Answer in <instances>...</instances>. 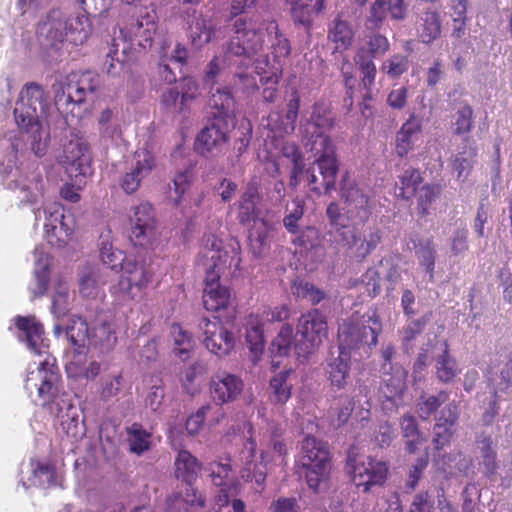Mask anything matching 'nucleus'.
Here are the masks:
<instances>
[{
  "label": "nucleus",
  "mask_w": 512,
  "mask_h": 512,
  "mask_svg": "<svg viewBox=\"0 0 512 512\" xmlns=\"http://www.w3.org/2000/svg\"><path fill=\"white\" fill-rule=\"evenodd\" d=\"M233 35L225 45V59L229 65L236 66L233 86L246 95L258 89L257 77L262 84H277L279 67L271 64L264 54L262 33L253 18L235 17L232 22Z\"/></svg>",
  "instance_id": "f257e3e1"
},
{
  "label": "nucleus",
  "mask_w": 512,
  "mask_h": 512,
  "mask_svg": "<svg viewBox=\"0 0 512 512\" xmlns=\"http://www.w3.org/2000/svg\"><path fill=\"white\" fill-rule=\"evenodd\" d=\"M342 197L346 202V213H341L338 203L331 202L326 210L330 226L338 234L341 241L353 255L365 259L381 243L382 233L378 227H367L360 231L356 226L348 227L347 222H365L371 214L370 198L367 192L358 187L348 176L344 177L341 185Z\"/></svg>",
  "instance_id": "f03ea898"
},
{
  "label": "nucleus",
  "mask_w": 512,
  "mask_h": 512,
  "mask_svg": "<svg viewBox=\"0 0 512 512\" xmlns=\"http://www.w3.org/2000/svg\"><path fill=\"white\" fill-rule=\"evenodd\" d=\"M334 117L329 107L324 103H316L312 107L310 119L304 125V147L312 154L314 164L318 167L322 181L314 171H307L308 182L313 191H320L323 187L326 192L335 189L339 163L336 146L332 138L326 133L334 127Z\"/></svg>",
  "instance_id": "7ed1b4c3"
},
{
  "label": "nucleus",
  "mask_w": 512,
  "mask_h": 512,
  "mask_svg": "<svg viewBox=\"0 0 512 512\" xmlns=\"http://www.w3.org/2000/svg\"><path fill=\"white\" fill-rule=\"evenodd\" d=\"M48 107V94L41 85L32 82L21 89L14 108L15 122L29 135L31 150L37 157H43L49 146V127L41 121Z\"/></svg>",
  "instance_id": "20e7f679"
},
{
  "label": "nucleus",
  "mask_w": 512,
  "mask_h": 512,
  "mask_svg": "<svg viewBox=\"0 0 512 512\" xmlns=\"http://www.w3.org/2000/svg\"><path fill=\"white\" fill-rule=\"evenodd\" d=\"M200 261L206 275L213 272L218 274V278L234 276L241 263L240 246L236 241L223 244L215 235H205Z\"/></svg>",
  "instance_id": "39448f33"
},
{
  "label": "nucleus",
  "mask_w": 512,
  "mask_h": 512,
  "mask_svg": "<svg viewBox=\"0 0 512 512\" xmlns=\"http://www.w3.org/2000/svg\"><path fill=\"white\" fill-rule=\"evenodd\" d=\"M60 376L57 369L48 359L40 362L35 370L27 374L25 381L26 390L32 394L36 391L42 405L48 406L49 411L56 416L58 406L64 407L65 401L72 403L71 397L66 392L60 393L58 383Z\"/></svg>",
  "instance_id": "423d86ee"
},
{
  "label": "nucleus",
  "mask_w": 512,
  "mask_h": 512,
  "mask_svg": "<svg viewBox=\"0 0 512 512\" xmlns=\"http://www.w3.org/2000/svg\"><path fill=\"white\" fill-rule=\"evenodd\" d=\"M382 331V322L375 310H370L356 321H345L338 329V349L349 351L367 347L371 349L378 343Z\"/></svg>",
  "instance_id": "0eeeda50"
},
{
  "label": "nucleus",
  "mask_w": 512,
  "mask_h": 512,
  "mask_svg": "<svg viewBox=\"0 0 512 512\" xmlns=\"http://www.w3.org/2000/svg\"><path fill=\"white\" fill-rule=\"evenodd\" d=\"M330 452L328 445L313 437L306 436L300 445L298 464L305 470L308 486L317 491L330 473Z\"/></svg>",
  "instance_id": "6e6552de"
},
{
  "label": "nucleus",
  "mask_w": 512,
  "mask_h": 512,
  "mask_svg": "<svg viewBox=\"0 0 512 512\" xmlns=\"http://www.w3.org/2000/svg\"><path fill=\"white\" fill-rule=\"evenodd\" d=\"M297 334L301 336L295 344V351L300 357H307L318 349L327 338V323L318 309L303 314L299 319Z\"/></svg>",
  "instance_id": "1a4fd4ad"
},
{
  "label": "nucleus",
  "mask_w": 512,
  "mask_h": 512,
  "mask_svg": "<svg viewBox=\"0 0 512 512\" xmlns=\"http://www.w3.org/2000/svg\"><path fill=\"white\" fill-rule=\"evenodd\" d=\"M129 231V238L134 246L148 248L157 240V221L149 203H141L131 208Z\"/></svg>",
  "instance_id": "9d476101"
},
{
  "label": "nucleus",
  "mask_w": 512,
  "mask_h": 512,
  "mask_svg": "<svg viewBox=\"0 0 512 512\" xmlns=\"http://www.w3.org/2000/svg\"><path fill=\"white\" fill-rule=\"evenodd\" d=\"M203 470L212 484L220 488L217 496L219 506H227L230 498L238 496L240 483L235 476L229 457L209 462Z\"/></svg>",
  "instance_id": "9b49d317"
},
{
  "label": "nucleus",
  "mask_w": 512,
  "mask_h": 512,
  "mask_svg": "<svg viewBox=\"0 0 512 512\" xmlns=\"http://www.w3.org/2000/svg\"><path fill=\"white\" fill-rule=\"evenodd\" d=\"M348 472L352 474V480L357 487H362L367 492L372 486L382 485L388 474V466L383 461L372 457L356 458L351 454L347 459Z\"/></svg>",
  "instance_id": "f8f14e48"
},
{
  "label": "nucleus",
  "mask_w": 512,
  "mask_h": 512,
  "mask_svg": "<svg viewBox=\"0 0 512 512\" xmlns=\"http://www.w3.org/2000/svg\"><path fill=\"white\" fill-rule=\"evenodd\" d=\"M119 291L130 299L140 297L151 281L152 272L143 259L127 257L121 268Z\"/></svg>",
  "instance_id": "ddd939ff"
},
{
  "label": "nucleus",
  "mask_w": 512,
  "mask_h": 512,
  "mask_svg": "<svg viewBox=\"0 0 512 512\" xmlns=\"http://www.w3.org/2000/svg\"><path fill=\"white\" fill-rule=\"evenodd\" d=\"M70 178H76L78 184H85V178L91 172V157L85 142L80 139L69 141L59 157Z\"/></svg>",
  "instance_id": "4468645a"
},
{
  "label": "nucleus",
  "mask_w": 512,
  "mask_h": 512,
  "mask_svg": "<svg viewBox=\"0 0 512 512\" xmlns=\"http://www.w3.org/2000/svg\"><path fill=\"white\" fill-rule=\"evenodd\" d=\"M155 166V158L150 151L144 148L135 151L121 179L122 189L128 194L137 191L142 180L152 172Z\"/></svg>",
  "instance_id": "2eb2a0df"
},
{
  "label": "nucleus",
  "mask_w": 512,
  "mask_h": 512,
  "mask_svg": "<svg viewBox=\"0 0 512 512\" xmlns=\"http://www.w3.org/2000/svg\"><path fill=\"white\" fill-rule=\"evenodd\" d=\"M205 347L218 357L227 356L234 348V337L220 321L203 318L199 323Z\"/></svg>",
  "instance_id": "dca6fc26"
},
{
  "label": "nucleus",
  "mask_w": 512,
  "mask_h": 512,
  "mask_svg": "<svg viewBox=\"0 0 512 512\" xmlns=\"http://www.w3.org/2000/svg\"><path fill=\"white\" fill-rule=\"evenodd\" d=\"M228 120L213 119L197 136L196 149L202 155L219 154L226 147L230 130Z\"/></svg>",
  "instance_id": "f3484780"
},
{
  "label": "nucleus",
  "mask_w": 512,
  "mask_h": 512,
  "mask_svg": "<svg viewBox=\"0 0 512 512\" xmlns=\"http://www.w3.org/2000/svg\"><path fill=\"white\" fill-rule=\"evenodd\" d=\"M244 383L240 377L227 371H218L211 376L209 392L217 405L235 401L242 393Z\"/></svg>",
  "instance_id": "a211bd4d"
},
{
  "label": "nucleus",
  "mask_w": 512,
  "mask_h": 512,
  "mask_svg": "<svg viewBox=\"0 0 512 512\" xmlns=\"http://www.w3.org/2000/svg\"><path fill=\"white\" fill-rule=\"evenodd\" d=\"M44 213L46 215L44 228L47 241L52 246L63 247L70 240L73 228L68 224L62 206L53 203L44 209Z\"/></svg>",
  "instance_id": "6ab92c4d"
},
{
  "label": "nucleus",
  "mask_w": 512,
  "mask_h": 512,
  "mask_svg": "<svg viewBox=\"0 0 512 512\" xmlns=\"http://www.w3.org/2000/svg\"><path fill=\"white\" fill-rule=\"evenodd\" d=\"M351 354L349 351L331 350L326 360V374L333 390L340 391L346 388L350 376Z\"/></svg>",
  "instance_id": "aec40b11"
},
{
  "label": "nucleus",
  "mask_w": 512,
  "mask_h": 512,
  "mask_svg": "<svg viewBox=\"0 0 512 512\" xmlns=\"http://www.w3.org/2000/svg\"><path fill=\"white\" fill-rule=\"evenodd\" d=\"M37 33L42 45L47 47H57L67 41L65 13L52 10L38 25Z\"/></svg>",
  "instance_id": "412c9836"
},
{
  "label": "nucleus",
  "mask_w": 512,
  "mask_h": 512,
  "mask_svg": "<svg viewBox=\"0 0 512 512\" xmlns=\"http://www.w3.org/2000/svg\"><path fill=\"white\" fill-rule=\"evenodd\" d=\"M188 24V39L195 50H200L210 43L216 36L217 23L209 16L194 12Z\"/></svg>",
  "instance_id": "4be33fe9"
},
{
  "label": "nucleus",
  "mask_w": 512,
  "mask_h": 512,
  "mask_svg": "<svg viewBox=\"0 0 512 512\" xmlns=\"http://www.w3.org/2000/svg\"><path fill=\"white\" fill-rule=\"evenodd\" d=\"M219 280L217 273L208 272L205 276L203 303L207 310L218 311L226 308L231 302L229 289L221 285Z\"/></svg>",
  "instance_id": "5701e85b"
},
{
  "label": "nucleus",
  "mask_w": 512,
  "mask_h": 512,
  "mask_svg": "<svg viewBox=\"0 0 512 512\" xmlns=\"http://www.w3.org/2000/svg\"><path fill=\"white\" fill-rule=\"evenodd\" d=\"M17 328L23 332L27 347L36 355L47 353L48 343L44 338L43 326L36 321L35 317L18 316L16 318Z\"/></svg>",
  "instance_id": "b1692460"
},
{
  "label": "nucleus",
  "mask_w": 512,
  "mask_h": 512,
  "mask_svg": "<svg viewBox=\"0 0 512 512\" xmlns=\"http://www.w3.org/2000/svg\"><path fill=\"white\" fill-rule=\"evenodd\" d=\"M422 130L421 120L414 114L410 115L396 134L395 149L400 157L412 151L420 139Z\"/></svg>",
  "instance_id": "393cba45"
},
{
  "label": "nucleus",
  "mask_w": 512,
  "mask_h": 512,
  "mask_svg": "<svg viewBox=\"0 0 512 512\" xmlns=\"http://www.w3.org/2000/svg\"><path fill=\"white\" fill-rule=\"evenodd\" d=\"M407 372L403 368H396L393 374L384 379L381 387V395L385 398L383 404L386 409L397 408L406 390Z\"/></svg>",
  "instance_id": "a878e982"
},
{
  "label": "nucleus",
  "mask_w": 512,
  "mask_h": 512,
  "mask_svg": "<svg viewBox=\"0 0 512 512\" xmlns=\"http://www.w3.org/2000/svg\"><path fill=\"white\" fill-rule=\"evenodd\" d=\"M157 31L156 14L154 11H146L133 21L128 32L138 45L146 49L150 47Z\"/></svg>",
  "instance_id": "bb28decb"
},
{
  "label": "nucleus",
  "mask_w": 512,
  "mask_h": 512,
  "mask_svg": "<svg viewBox=\"0 0 512 512\" xmlns=\"http://www.w3.org/2000/svg\"><path fill=\"white\" fill-rule=\"evenodd\" d=\"M299 107L300 98L298 94L294 92L292 93V97L287 104L285 118L281 120L279 113H271L267 119V126L271 131L276 132L279 136L292 133L295 129Z\"/></svg>",
  "instance_id": "cd10ccee"
},
{
  "label": "nucleus",
  "mask_w": 512,
  "mask_h": 512,
  "mask_svg": "<svg viewBox=\"0 0 512 512\" xmlns=\"http://www.w3.org/2000/svg\"><path fill=\"white\" fill-rule=\"evenodd\" d=\"M295 22L309 27L325 9L326 0H285Z\"/></svg>",
  "instance_id": "c85d7f7f"
},
{
  "label": "nucleus",
  "mask_w": 512,
  "mask_h": 512,
  "mask_svg": "<svg viewBox=\"0 0 512 512\" xmlns=\"http://www.w3.org/2000/svg\"><path fill=\"white\" fill-rule=\"evenodd\" d=\"M256 22V26L262 33V38L267 37L268 42L271 43V49L274 54V62L280 68V60L286 58L290 54V44L288 39L280 32L278 24L275 21L267 22L264 28H260ZM265 40V39H263ZM266 41H264L265 43Z\"/></svg>",
  "instance_id": "c756f323"
},
{
  "label": "nucleus",
  "mask_w": 512,
  "mask_h": 512,
  "mask_svg": "<svg viewBox=\"0 0 512 512\" xmlns=\"http://www.w3.org/2000/svg\"><path fill=\"white\" fill-rule=\"evenodd\" d=\"M208 105L211 109V118L232 121L235 101L227 88H217L211 92Z\"/></svg>",
  "instance_id": "7c9ffc66"
},
{
  "label": "nucleus",
  "mask_w": 512,
  "mask_h": 512,
  "mask_svg": "<svg viewBox=\"0 0 512 512\" xmlns=\"http://www.w3.org/2000/svg\"><path fill=\"white\" fill-rule=\"evenodd\" d=\"M260 199L257 185L250 183L238 202L237 218L241 224L247 225L256 220L260 214L257 207Z\"/></svg>",
  "instance_id": "2f4dec72"
},
{
  "label": "nucleus",
  "mask_w": 512,
  "mask_h": 512,
  "mask_svg": "<svg viewBox=\"0 0 512 512\" xmlns=\"http://www.w3.org/2000/svg\"><path fill=\"white\" fill-rule=\"evenodd\" d=\"M442 24L440 15L435 10H426L416 23V32L419 40L424 44H431L441 35Z\"/></svg>",
  "instance_id": "473e14b6"
},
{
  "label": "nucleus",
  "mask_w": 512,
  "mask_h": 512,
  "mask_svg": "<svg viewBox=\"0 0 512 512\" xmlns=\"http://www.w3.org/2000/svg\"><path fill=\"white\" fill-rule=\"evenodd\" d=\"M355 31L343 14H338L329 24L328 38L337 49H348L353 42Z\"/></svg>",
  "instance_id": "72a5a7b5"
},
{
  "label": "nucleus",
  "mask_w": 512,
  "mask_h": 512,
  "mask_svg": "<svg viewBox=\"0 0 512 512\" xmlns=\"http://www.w3.org/2000/svg\"><path fill=\"white\" fill-rule=\"evenodd\" d=\"M67 41L74 45H82L92 33V24L88 16L77 14L67 16L65 14Z\"/></svg>",
  "instance_id": "f704fd0d"
},
{
  "label": "nucleus",
  "mask_w": 512,
  "mask_h": 512,
  "mask_svg": "<svg viewBox=\"0 0 512 512\" xmlns=\"http://www.w3.org/2000/svg\"><path fill=\"white\" fill-rule=\"evenodd\" d=\"M35 283L30 286V291L34 297L42 296L47 290L49 279L50 257L40 248H35Z\"/></svg>",
  "instance_id": "c9c22d12"
},
{
  "label": "nucleus",
  "mask_w": 512,
  "mask_h": 512,
  "mask_svg": "<svg viewBox=\"0 0 512 512\" xmlns=\"http://www.w3.org/2000/svg\"><path fill=\"white\" fill-rule=\"evenodd\" d=\"M101 139L106 144L119 145L122 141L120 120L111 109H105L99 117Z\"/></svg>",
  "instance_id": "e433bc0d"
},
{
  "label": "nucleus",
  "mask_w": 512,
  "mask_h": 512,
  "mask_svg": "<svg viewBox=\"0 0 512 512\" xmlns=\"http://www.w3.org/2000/svg\"><path fill=\"white\" fill-rule=\"evenodd\" d=\"M9 189L17 194L21 203H34L42 194L43 179L40 175H34L29 183L26 180H13L8 184Z\"/></svg>",
  "instance_id": "4c0bfd02"
},
{
  "label": "nucleus",
  "mask_w": 512,
  "mask_h": 512,
  "mask_svg": "<svg viewBox=\"0 0 512 512\" xmlns=\"http://www.w3.org/2000/svg\"><path fill=\"white\" fill-rule=\"evenodd\" d=\"M55 410L56 417L60 419L62 430L67 434V436L73 439H78L84 434V431L80 426L77 408L73 403L65 401L64 407L58 406Z\"/></svg>",
  "instance_id": "58836bf2"
},
{
  "label": "nucleus",
  "mask_w": 512,
  "mask_h": 512,
  "mask_svg": "<svg viewBox=\"0 0 512 512\" xmlns=\"http://www.w3.org/2000/svg\"><path fill=\"white\" fill-rule=\"evenodd\" d=\"M88 98H93L81 86L79 78L76 81H70L62 93H58L55 99V105L58 110H68L70 104H81Z\"/></svg>",
  "instance_id": "ea45409f"
},
{
  "label": "nucleus",
  "mask_w": 512,
  "mask_h": 512,
  "mask_svg": "<svg viewBox=\"0 0 512 512\" xmlns=\"http://www.w3.org/2000/svg\"><path fill=\"white\" fill-rule=\"evenodd\" d=\"M475 157L476 149L470 144H465L462 149L453 156L451 168L458 180L465 181L468 178L475 163Z\"/></svg>",
  "instance_id": "a19ab883"
},
{
  "label": "nucleus",
  "mask_w": 512,
  "mask_h": 512,
  "mask_svg": "<svg viewBox=\"0 0 512 512\" xmlns=\"http://www.w3.org/2000/svg\"><path fill=\"white\" fill-rule=\"evenodd\" d=\"M107 278L100 268H87L80 278V293L84 297H96Z\"/></svg>",
  "instance_id": "79ce46f5"
},
{
  "label": "nucleus",
  "mask_w": 512,
  "mask_h": 512,
  "mask_svg": "<svg viewBox=\"0 0 512 512\" xmlns=\"http://www.w3.org/2000/svg\"><path fill=\"white\" fill-rule=\"evenodd\" d=\"M116 343L115 331L110 322L101 319L91 330L89 345L100 347L103 351L110 350Z\"/></svg>",
  "instance_id": "37998d69"
},
{
  "label": "nucleus",
  "mask_w": 512,
  "mask_h": 512,
  "mask_svg": "<svg viewBox=\"0 0 512 512\" xmlns=\"http://www.w3.org/2000/svg\"><path fill=\"white\" fill-rule=\"evenodd\" d=\"M176 476L186 482L196 479L201 466L196 457L189 451L181 450L175 460Z\"/></svg>",
  "instance_id": "c03bdc74"
},
{
  "label": "nucleus",
  "mask_w": 512,
  "mask_h": 512,
  "mask_svg": "<svg viewBox=\"0 0 512 512\" xmlns=\"http://www.w3.org/2000/svg\"><path fill=\"white\" fill-rule=\"evenodd\" d=\"M247 325L246 341L253 354V361H256L265 344L262 323L257 315H250Z\"/></svg>",
  "instance_id": "a18cd8bd"
},
{
  "label": "nucleus",
  "mask_w": 512,
  "mask_h": 512,
  "mask_svg": "<svg viewBox=\"0 0 512 512\" xmlns=\"http://www.w3.org/2000/svg\"><path fill=\"white\" fill-rule=\"evenodd\" d=\"M477 450L483 472L491 477L496 474L498 464L496 461L495 444L490 437H483L477 441Z\"/></svg>",
  "instance_id": "49530a36"
},
{
  "label": "nucleus",
  "mask_w": 512,
  "mask_h": 512,
  "mask_svg": "<svg viewBox=\"0 0 512 512\" xmlns=\"http://www.w3.org/2000/svg\"><path fill=\"white\" fill-rule=\"evenodd\" d=\"M398 178L399 181L396 184L397 195L407 200L414 197L419 185L422 183L419 170L408 168Z\"/></svg>",
  "instance_id": "de8ad7c7"
},
{
  "label": "nucleus",
  "mask_w": 512,
  "mask_h": 512,
  "mask_svg": "<svg viewBox=\"0 0 512 512\" xmlns=\"http://www.w3.org/2000/svg\"><path fill=\"white\" fill-rule=\"evenodd\" d=\"M293 374L291 369L284 370L276 374L270 381L273 390L274 401L280 404L286 403L291 397L292 382L289 381Z\"/></svg>",
  "instance_id": "09e8293b"
},
{
  "label": "nucleus",
  "mask_w": 512,
  "mask_h": 512,
  "mask_svg": "<svg viewBox=\"0 0 512 512\" xmlns=\"http://www.w3.org/2000/svg\"><path fill=\"white\" fill-rule=\"evenodd\" d=\"M127 441L132 453L142 454L150 448L151 434L144 430L141 425L134 423L127 428Z\"/></svg>",
  "instance_id": "8fccbe9b"
},
{
  "label": "nucleus",
  "mask_w": 512,
  "mask_h": 512,
  "mask_svg": "<svg viewBox=\"0 0 512 512\" xmlns=\"http://www.w3.org/2000/svg\"><path fill=\"white\" fill-rule=\"evenodd\" d=\"M354 62L360 71L363 86L370 89L374 85L377 73L373 59L363 49H358Z\"/></svg>",
  "instance_id": "3c124183"
},
{
  "label": "nucleus",
  "mask_w": 512,
  "mask_h": 512,
  "mask_svg": "<svg viewBox=\"0 0 512 512\" xmlns=\"http://www.w3.org/2000/svg\"><path fill=\"white\" fill-rule=\"evenodd\" d=\"M459 373L458 365L455 359L450 356L445 344V349L436 359V376L439 381L447 383L452 381Z\"/></svg>",
  "instance_id": "603ef678"
},
{
  "label": "nucleus",
  "mask_w": 512,
  "mask_h": 512,
  "mask_svg": "<svg viewBox=\"0 0 512 512\" xmlns=\"http://www.w3.org/2000/svg\"><path fill=\"white\" fill-rule=\"evenodd\" d=\"M51 311L57 317L63 316L68 311L70 303V289L66 280L59 278L54 287Z\"/></svg>",
  "instance_id": "864d4df0"
},
{
  "label": "nucleus",
  "mask_w": 512,
  "mask_h": 512,
  "mask_svg": "<svg viewBox=\"0 0 512 512\" xmlns=\"http://www.w3.org/2000/svg\"><path fill=\"white\" fill-rule=\"evenodd\" d=\"M65 333L73 346L81 348L85 347L86 344H89L91 330L87 322L80 317L71 321V324L66 328Z\"/></svg>",
  "instance_id": "5fc2aeb1"
},
{
  "label": "nucleus",
  "mask_w": 512,
  "mask_h": 512,
  "mask_svg": "<svg viewBox=\"0 0 512 512\" xmlns=\"http://www.w3.org/2000/svg\"><path fill=\"white\" fill-rule=\"evenodd\" d=\"M418 263L429 274L431 281L434 279V267L436 259V248L432 240L427 239L419 243L415 251Z\"/></svg>",
  "instance_id": "6e6d98bb"
},
{
  "label": "nucleus",
  "mask_w": 512,
  "mask_h": 512,
  "mask_svg": "<svg viewBox=\"0 0 512 512\" xmlns=\"http://www.w3.org/2000/svg\"><path fill=\"white\" fill-rule=\"evenodd\" d=\"M403 436L407 438L406 448L410 453H414L418 446L424 441V438L418 430L416 419L411 415H405L400 422Z\"/></svg>",
  "instance_id": "4d7b16f0"
},
{
  "label": "nucleus",
  "mask_w": 512,
  "mask_h": 512,
  "mask_svg": "<svg viewBox=\"0 0 512 512\" xmlns=\"http://www.w3.org/2000/svg\"><path fill=\"white\" fill-rule=\"evenodd\" d=\"M430 317L424 315L419 319L411 321L402 330V345L406 353H411L414 349V341L422 333L424 327L429 322Z\"/></svg>",
  "instance_id": "13d9d810"
},
{
  "label": "nucleus",
  "mask_w": 512,
  "mask_h": 512,
  "mask_svg": "<svg viewBox=\"0 0 512 512\" xmlns=\"http://www.w3.org/2000/svg\"><path fill=\"white\" fill-rule=\"evenodd\" d=\"M207 373V366L202 361H197L191 364L183 372L181 379L183 389L190 395H194L199 391V386L196 385V380Z\"/></svg>",
  "instance_id": "bf43d9fd"
},
{
  "label": "nucleus",
  "mask_w": 512,
  "mask_h": 512,
  "mask_svg": "<svg viewBox=\"0 0 512 512\" xmlns=\"http://www.w3.org/2000/svg\"><path fill=\"white\" fill-rule=\"evenodd\" d=\"M304 215V201L300 198H295L290 206L286 207V215L283 218V225L285 229L291 233L296 234L299 232V221Z\"/></svg>",
  "instance_id": "052dcab7"
},
{
  "label": "nucleus",
  "mask_w": 512,
  "mask_h": 512,
  "mask_svg": "<svg viewBox=\"0 0 512 512\" xmlns=\"http://www.w3.org/2000/svg\"><path fill=\"white\" fill-rule=\"evenodd\" d=\"M281 152L284 157L292 161L293 168L291 171L290 185L296 186L298 184V176L303 172L304 168L299 148L295 143L287 142L282 146Z\"/></svg>",
  "instance_id": "680f3d73"
},
{
  "label": "nucleus",
  "mask_w": 512,
  "mask_h": 512,
  "mask_svg": "<svg viewBox=\"0 0 512 512\" xmlns=\"http://www.w3.org/2000/svg\"><path fill=\"white\" fill-rule=\"evenodd\" d=\"M118 46L119 44L114 40L103 64V69L112 76L119 74L123 68L126 46L124 45L121 52Z\"/></svg>",
  "instance_id": "e2e57ef3"
},
{
  "label": "nucleus",
  "mask_w": 512,
  "mask_h": 512,
  "mask_svg": "<svg viewBox=\"0 0 512 512\" xmlns=\"http://www.w3.org/2000/svg\"><path fill=\"white\" fill-rule=\"evenodd\" d=\"M409 68V60L407 56L402 54H394L386 59L380 70L387 74L390 78H398L405 73Z\"/></svg>",
  "instance_id": "0e129e2a"
},
{
  "label": "nucleus",
  "mask_w": 512,
  "mask_h": 512,
  "mask_svg": "<svg viewBox=\"0 0 512 512\" xmlns=\"http://www.w3.org/2000/svg\"><path fill=\"white\" fill-rule=\"evenodd\" d=\"M448 400V393L440 391L437 395L422 397L418 402V414L422 419H428L441 404Z\"/></svg>",
  "instance_id": "69168bd1"
},
{
  "label": "nucleus",
  "mask_w": 512,
  "mask_h": 512,
  "mask_svg": "<svg viewBox=\"0 0 512 512\" xmlns=\"http://www.w3.org/2000/svg\"><path fill=\"white\" fill-rule=\"evenodd\" d=\"M359 49H363L371 59H374L386 54L390 49V43L385 36L374 33L367 37L366 46Z\"/></svg>",
  "instance_id": "338daca9"
},
{
  "label": "nucleus",
  "mask_w": 512,
  "mask_h": 512,
  "mask_svg": "<svg viewBox=\"0 0 512 512\" xmlns=\"http://www.w3.org/2000/svg\"><path fill=\"white\" fill-rule=\"evenodd\" d=\"M171 333L175 343V354L179 357L186 358L193 346L191 335L180 325H173Z\"/></svg>",
  "instance_id": "774afa93"
}]
</instances>
